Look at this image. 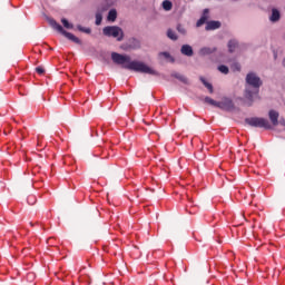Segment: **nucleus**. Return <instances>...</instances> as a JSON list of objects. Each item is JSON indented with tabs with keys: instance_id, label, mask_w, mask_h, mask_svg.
Wrapping results in <instances>:
<instances>
[{
	"instance_id": "c85d7f7f",
	"label": "nucleus",
	"mask_w": 285,
	"mask_h": 285,
	"mask_svg": "<svg viewBox=\"0 0 285 285\" xmlns=\"http://www.w3.org/2000/svg\"><path fill=\"white\" fill-rule=\"evenodd\" d=\"M28 277H29V278H30V277H35V274L29 273V274H28Z\"/></svg>"
},
{
	"instance_id": "bb28decb",
	"label": "nucleus",
	"mask_w": 285,
	"mask_h": 285,
	"mask_svg": "<svg viewBox=\"0 0 285 285\" xmlns=\"http://www.w3.org/2000/svg\"><path fill=\"white\" fill-rule=\"evenodd\" d=\"M36 72H38V75H43V72H46V69H43V67H37Z\"/></svg>"
},
{
	"instance_id": "a211bd4d",
	"label": "nucleus",
	"mask_w": 285,
	"mask_h": 285,
	"mask_svg": "<svg viewBox=\"0 0 285 285\" xmlns=\"http://www.w3.org/2000/svg\"><path fill=\"white\" fill-rule=\"evenodd\" d=\"M204 102L208 104L209 106H214L215 108H218V104H219V101H217L210 97H205Z\"/></svg>"
},
{
	"instance_id": "f3484780",
	"label": "nucleus",
	"mask_w": 285,
	"mask_h": 285,
	"mask_svg": "<svg viewBox=\"0 0 285 285\" xmlns=\"http://www.w3.org/2000/svg\"><path fill=\"white\" fill-rule=\"evenodd\" d=\"M167 37L171 41H177V39H179V37H177V32H175V30H173V29L167 30Z\"/></svg>"
},
{
	"instance_id": "b1692460",
	"label": "nucleus",
	"mask_w": 285,
	"mask_h": 285,
	"mask_svg": "<svg viewBox=\"0 0 285 285\" xmlns=\"http://www.w3.org/2000/svg\"><path fill=\"white\" fill-rule=\"evenodd\" d=\"M159 57H164L165 59H169L171 61V63H175V58H173V56H170V52L163 51V52L159 53Z\"/></svg>"
},
{
	"instance_id": "9d476101",
	"label": "nucleus",
	"mask_w": 285,
	"mask_h": 285,
	"mask_svg": "<svg viewBox=\"0 0 285 285\" xmlns=\"http://www.w3.org/2000/svg\"><path fill=\"white\" fill-rule=\"evenodd\" d=\"M208 12H209L208 9H204L200 19L196 22V28H202L204 23H208Z\"/></svg>"
},
{
	"instance_id": "aec40b11",
	"label": "nucleus",
	"mask_w": 285,
	"mask_h": 285,
	"mask_svg": "<svg viewBox=\"0 0 285 285\" xmlns=\"http://www.w3.org/2000/svg\"><path fill=\"white\" fill-rule=\"evenodd\" d=\"M101 21H104V13L98 10L96 12V26H101Z\"/></svg>"
},
{
	"instance_id": "c756f323",
	"label": "nucleus",
	"mask_w": 285,
	"mask_h": 285,
	"mask_svg": "<svg viewBox=\"0 0 285 285\" xmlns=\"http://www.w3.org/2000/svg\"><path fill=\"white\" fill-rule=\"evenodd\" d=\"M282 66H283V68H285V58L282 61Z\"/></svg>"
},
{
	"instance_id": "423d86ee",
	"label": "nucleus",
	"mask_w": 285,
	"mask_h": 285,
	"mask_svg": "<svg viewBox=\"0 0 285 285\" xmlns=\"http://www.w3.org/2000/svg\"><path fill=\"white\" fill-rule=\"evenodd\" d=\"M218 108L230 112V110H235V102H233V99L225 97L222 101H218Z\"/></svg>"
},
{
	"instance_id": "4468645a",
	"label": "nucleus",
	"mask_w": 285,
	"mask_h": 285,
	"mask_svg": "<svg viewBox=\"0 0 285 285\" xmlns=\"http://www.w3.org/2000/svg\"><path fill=\"white\" fill-rule=\"evenodd\" d=\"M128 48H130V50H137L141 48V42H139V40H137L136 38H131L129 40Z\"/></svg>"
},
{
	"instance_id": "7c9ffc66",
	"label": "nucleus",
	"mask_w": 285,
	"mask_h": 285,
	"mask_svg": "<svg viewBox=\"0 0 285 285\" xmlns=\"http://www.w3.org/2000/svg\"><path fill=\"white\" fill-rule=\"evenodd\" d=\"M237 66V70H239V65H236Z\"/></svg>"
},
{
	"instance_id": "2eb2a0df",
	"label": "nucleus",
	"mask_w": 285,
	"mask_h": 285,
	"mask_svg": "<svg viewBox=\"0 0 285 285\" xmlns=\"http://www.w3.org/2000/svg\"><path fill=\"white\" fill-rule=\"evenodd\" d=\"M171 77H175V79H178V81H181V83L188 85V78H186V76H184L179 72H173Z\"/></svg>"
},
{
	"instance_id": "f8f14e48",
	"label": "nucleus",
	"mask_w": 285,
	"mask_h": 285,
	"mask_svg": "<svg viewBox=\"0 0 285 285\" xmlns=\"http://www.w3.org/2000/svg\"><path fill=\"white\" fill-rule=\"evenodd\" d=\"M281 18H282V14L279 13V10L272 9L269 21H272V23H277V21H279Z\"/></svg>"
},
{
	"instance_id": "a878e982",
	"label": "nucleus",
	"mask_w": 285,
	"mask_h": 285,
	"mask_svg": "<svg viewBox=\"0 0 285 285\" xmlns=\"http://www.w3.org/2000/svg\"><path fill=\"white\" fill-rule=\"evenodd\" d=\"M218 70L219 72H222L223 75H228V72H230V70L228 69V67L226 65H220L218 66Z\"/></svg>"
},
{
	"instance_id": "7ed1b4c3",
	"label": "nucleus",
	"mask_w": 285,
	"mask_h": 285,
	"mask_svg": "<svg viewBox=\"0 0 285 285\" xmlns=\"http://www.w3.org/2000/svg\"><path fill=\"white\" fill-rule=\"evenodd\" d=\"M47 21L53 30H57V32H60L66 39H69V41H72L73 43H77L78 46H81V39H79L77 36L72 35L71 32H68L63 29L61 24L58 23L57 20L53 18H47Z\"/></svg>"
},
{
	"instance_id": "9b49d317",
	"label": "nucleus",
	"mask_w": 285,
	"mask_h": 285,
	"mask_svg": "<svg viewBox=\"0 0 285 285\" xmlns=\"http://www.w3.org/2000/svg\"><path fill=\"white\" fill-rule=\"evenodd\" d=\"M180 52L185 57H193V55H195V51L193 50V47L190 45H183L180 48Z\"/></svg>"
},
{
	"instance_id": "f257e3e1",
	"label": "nucleus",
	"mask_w": 285,
	"mask_h": 285,
	"mask_svg": "<svg viewBox=\"0 0 285 285\" xmlns=\"http://www.w3.org/2000/svg\"><path fill=\"white\" fill-rule=\"evenodd\" d=\"M111 60L117 66H121L125 70H132L134 72H141L142 75H153L154 77H159L157 70L148 67L141 61L134 60L131 61L130 56H124L118 52L111 53Z\"/></svg>"
},
{
	"instance_id": "393cba45",
	"label": "nucleus",
	"mask_w": 285,
	"mask_h": 285,
	"mask_svg": "<svg viewBox=\"0 0 285 285\" xmlns=\"http://www.w3.org/2000/svg\"><path fill=\"white\" fill-rule=\"evenodd\" d=\"M176 30H177V32H179V35H183V37H186L187 31L183 24H177Z\"/></svg>"
},
{
	"instance_id": "4be33fe9",
	"label": "nucleus",
	"mask_w": 285,
	"mask_h": 285,
	"mask_svg": "<svg viewBox=\"0 0 285 285\" xmlns=\"http://www.w3.org/2000/svg\"><path fill=\"white\" fill-rule=\"evenodd\" d=\"M61 23H62L63 28H67V30H72V28H75V24L69 23L68 19H66V18L61 19Z\"/></svg>"
},
{
	"instance_id": "dca6fc26",
	"label": "nucleus",
	"mask_w": 285,
	"mask_h": 285,
	"mask_svg": "<svg viewBox=\"0 0 285 285\" xmlns=\"http://www.w3.org/2000/svg\"><path fill=\"white\" fill-rule=\"evenodd\" d=\"M107 19L108 21H112V22L117 21V10L116 9L109 10Z\"/></svg>"
},
{
	"instance_id": "6e6552de",
	"label": "nucleus",
	"mask_w": 285,
	"mask_h": 285,
	"mask_svg": "<svg viewBox=\"0 0 285 285\" xmlns=\"http://www.w3.org/2000/svg\"><path fill=\"white\" fill-rule=\"evenodd\" d=\"M222 28V22L218 20H210L206 22L205 30L210 32V30H219Z\"/></svg>"
},
{
	"instance_id": "f03ea898",
	"label": "nucleus",
	"mask_w": 285,
	"mask_h": 285,
	"mask_svg": "<svg viewBox=\"0 0 285 285\" xmlns=\"http://www.w3.org/2000/svg\"><path fill=\"white\" fill-rule=\"evenodd\" d=\"M262 78L257 73L250 71L245 78L244 98L247 101V106H253L255 99H259V88L263 86Z\"/></svg>"
},
{
	"instance_id": "1a4fd4ad",
	"label": "nucleus",
	"mask_w": 285,
	"mask_h": 285,
	"mask_svg": "<svg viewBox=\"0 0 285 285\" xmlns=\"http://www.w3.org/2000/svg\"><path fill=\"white\" fill-rule=\"evenodd\" d=\"M214 52H217V47H203L198 51L200 57H207V55H213Z\"/></svg>"
},
{
	"instance_id": "0eeeda50",
	"label": "nucleus",
	"mask_w": 285,
	"mask_h": 285,
	"mask_svg": "<svg viewBox=\"0 0 285 285\" xmlns=\"http://www.w3.org/2000/svg\"><path fill=\"white\" fill-rule=\"evenodd\" d=\"M269 121L273 126H279V112L275 109L268 111Z\"/></svg>"
},
{
	"instance_id": "ddd939ff",
	"label": "nucleus",
	"mask_w": 285,
	"mask_h": 285,
	"mask_svg": "<svg viewBox=\"0 0 285 285\" xmlns=\"http://www.w3.org/2000/svg\"><path fill=\"white\" fill-rule=\"evenodd\" d=\"M238 46H239V42L237 40H235V39L229 40L227 43L228 52H230V53L235 52V50H237Z\"/></svg>"
},
{
	"instance_id": "5701e85b",
	"label": "nucleus",
	"mask_w": 285,
	"mask_h": 285,
	"mask_svg": "<svg viewBox=\"0 0 285 285\" xmlns=\"http://www.w3.org/2000/svg\"><path fill=\"white\" fill-rule=\"evenodd\" d=\"M163 8L168 12L173 10V2L170 0L163 1Z\"/></svg>"
},
{
	"instance_id": "cd10ccee",
	"label": "nucleus",
	"mask_w": 285,
	"mask_h": 285,
	"mask_svg": "<svg viewBox=\"0 0 285 285\" xmlns=\"http://www.w3.org/2000/svg\"><path fill=\"white\" fill-rule=\"evenodd\" d=\"M279 124H281V126H284V127H285V119H281V120H279Z\"/></svg>"
},
{
	"instance_id": "6ab92c4d",
	"label": "nucleus",
	"mask_w": 285,
	"mask_h": 285,
	"mask_svg": "<svg viewBox=\"0 0 285 285\" xmlns=\"http://www.w3.org/2000/svg\"><path fill=\"white\" fill-rule=\"evenodd\" d=\"M200 81L205 86V88L209 90L210 95H213V92H214L213 85L210 82L206 81V78H204V77H200Z\"/></svg>"
},
{
	"instance_id": "2f4dec72",
	"label": "nucleus",
	"mask_w": 285,
	"mask_h": 285,
	"mask_svg": "<svg viewBox=\"0 0 285 285\" xmlns=\"http://www.w3.org/2000/svg\"><path fill=\"white\" fill-rule=\"evenodd\" d=\"M30 226H35V224L30 223Z\"/></svg>"
},
{
	"instance_id": "39448f33",
	"label": "nucleus",
	"mask_w": 285,
	"mask_h": 285,
	"mask_svg": "<svg viewBox=\"0 0 285 285\" xmlns=\"http://www.w3.org/2000/svg\"><path fill=\"white\" fill-rule=\"evenodd\" d=\"M105 37H112L117 41H124V29L117 26H107L102 29Z\"/></svg>"
},
{
	"instance_id": "20e7f679",
	"label": "nucleus",
	"mask_w": 285,
	"mask_h": 285,
	"mask_svg": "<svg viewBox=\"0 0 285 285\" xmlns=\"http://www.w3.org/2000/svg\"><path fill=\"white\" fill-rule=\"evenodd\" d=\"M245 124L252 128H265V130H271L273 128L268 119L259 117L246 118Z\"/></svg>"
},
{
	"instance_id": "412c9836",
	"label": "nucleus",
	"mask_w": 285,
	"mask_h": 285,
	"mask_svg": "<svg viewBox=\"0 0 285 285\" xmlns=\"http://www.w3.org/2000/svg\"><path fill=\"white\" fill-rule=\"evenodd\" d=\"M77 30H79V32H85V35H90L92 32V29L81 24H77Z\"/></svg>"
}]
</instances>
